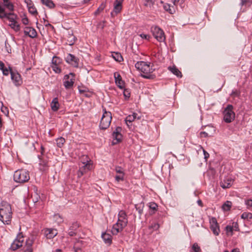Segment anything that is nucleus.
Wrapping results in <instances>:
<instances>
[{"label":"nucleus","instance_id":"f257e3e1","mask_svg":"<svg viewBox=\"0 0 252 252\" xmlns=\"http://www.w3.org/2000/svg\"><path fill=\"white\" fill-rule=\"evenodd\" d=\"M12 217L11 207L9 203L2 202L0 204V220L4 224H9Z\"/></svg>","mask_w":252,"mask_h":252},{"label":"nucleus","instance_id":"f03ea898","mask_svg":"<svg viewBox=\"0 0 252 252\" xmlns=\"http://www.w3.org/2000/svg\"><path fill=\"white\" fill-rule=\"evenodd\" d=\"M128 222L127 215L123 210H121L118 214V219L116 223L113 225L112 233L113 235H117L127 225Z\"/></svg>","mask_w":252,"mask_h":252},{"label":"nucleus","instance_id":"7ed1b4c3","mask_svg":"<svg viewBox=\"0 0 252 252\" xmlns=\"http://www.w3.org/2000/svg\"><path fill=\"white\" fill-rule=\"evenodd\" d=\"M135 66L137 70L143 73L141 74V76L144 78H154V76L151 75V73L154 71L155 69L152 67L150 63L143 61L137 62L135 63Z\"/></svg>","mask_w":252,"mask_h":252},{"label":"nucleus","instance_id":"20e7f679","mask_svg":"<svg viewBox=\"0 0 252 252\" xmlns=\"http://www.w3.org/2000/svg\"><path fill=\"white\" fill-rule=\"evenodd\" d=\"M14 180L17 183H24L30 180V175L28 171L25 169L18 170L14 172Z\"/></svg>","mask_w":252,"mask_h":252},{"label":"nucleus","instance_id":"39448f33","mask_svg":"<svg viewBox=\"0 0 252 252\" xmlns=\"http://www.w3.org/2000/svg\"><path fill=\"white\" fill-rule=\"evenodd\" d=\"M4 18H6L9 23L19 20V17L16 14L14 13L13 11L6 12V9L0 4V19H3Z\"/></svg>","mask_w":252,"mask_h":252},{"label":"nucleus","instance_id":"423d86ee","mask_svg":"<svg viewBox=\"0 0 252 252\" xmlns=\"http://www.w3.org/2000/svg\"><path fill=\"white\" fill-rule=\"evenodd\" d=\"M103 113L99 124L100 129H106L110 126L111 120L112 115L109 111H107L105 108H103Z\"/></svg>","mask_w":252,"mask_h":252},{"label":"nucleus","instance_id":"0eeeda50","mask_svg":"<svg viewBox=\"0 0 252 252\" xmlns=\"http://www.w3.org/2000/svg\"><path fill=\"white\" fill-rule=\"evenodd\" d=\"M233 107L232 105H228L224 109L223 114V120L225 122L229 123L235 119V113L233 111Z\"/></svg>","mask_w":252,"mask_h":252},{"label":"nucleus","instance_id":"6e6552de","mask_svg":"<svg viewBox=\"0 0 252 252\" xmlns=\"http://www.w3.org/2000/svg\"><path fill=\"white\" fill-rule=\"evenodd\" d=\"M151 31L155 38L159 42H163L165 40V36L163 31L158 27L155 26L151 28Z\"/></svg>","mask_w":252,"mask_h":252},{"label":"nucleus","instance_id":"1a4fd4ad","mask_svg":"<svg viewBox=\"0 0 252 252\" xmlns=\"http://www.w3.org/2000/svg\"><path fill=\"white\" fill-rule=\"evenodd\" d=\"M87 159L86 162H83V165L80 167L78 171V177H81L87 171L91 169L92 165L91 163V160L88 157H84Z\"/></svg>","mask_w":252,"mask_h":252},{"label":"nucleus","instance_id":"9d476101","mask_svg":"<svg viewBox=\"0 0 252 252\" xmlns=\"http://www.w3.org/2000/svg\"><path fill=\"white\" fill-rule=\"evenodd\" d=\"M121 127L118 126L113 131L112 133L113 140L112 142L113 145H116L122 141L123 136L121 133Z\"/></svg>","mask_w":252,"mask_h":252},{"label":"nucleus","instance_id":"9b49d317","mask_svg":"<svg viewBox=\"0 0 252 252\" xmlns=\"http://www.w3.org/2000/svg\"><path fill=\"white\" fill-rule=\"evenodd\" d=\"M124 0H115L114 2V7L113 11L111 12V16L112 17H115L120 13L122 10V4Z\"/></svg>","mask_w":252,"mask_h":252},{"label":"nucleus","instance_id":"f8f14e48","mask_svg":"<svg viewBox=\"0 0 252 252\" xmlns=\"http://www.w3.org/2000/svg\"><path fill=\"white\" fill-rule=\"evenodd\" d=\"M74 74L70 73L69 74L65 75L64 77L65 81L63 82L64 87L66 89L71 88L74 84Z\"/></svg>","mask_w":252,"mask_h":252},{"label":"nucleus","instance_id":"ddd939ff","mask_svg":"<svg viewBox=\"0 0 252 252\" xmlns=\"http://www.w3.org/2000/svg\"><path fill=\"white\" fill-rule=\"evenodd\" d=\"M24 243V238L22 235L19 234L17 238L14 240L11 245V249L13 251H15L22 247Z\"/></svg>","mask_w":252,"mask_h":252},{"label":"nucleus","instance_id":"4468645a","mask_svg":"<svg viewBox=\"0 0 252 252\" xmlns=\"http://www.w3.org/2000/svg\"><path fill=\"white\" fill-rule=\"evenodd\" d=\"M234 182V179L231 177H225L220 182V187L223 189L230 188Z\"/></svg>","mask_w":252,"mask_h":252},{"label":"nucleus","instance_id":"2eb2a0df","mask_svg":"<svg viewBox=\"0 0 252 252\" xmlns=\"http://www.w3.org/2000/svg\"><path fill=\"white\" fill-rule=\"evenodd\" d=\"M10 74L11 79L16 86L20 85L22 84V81L19 73L10 69Z\"/></svg>","mask_w":252,"mask_h":252},{"label":"nucleus","instance_id":"dca6fc26","mask_svg":"<svg viewBox=\"0 0 252 252\" xmlns=\"http://www.w3.org/2000/svg\"><path fill=\"white\" fill-rule=\"evenodd\" d=\"M66 62L75 67H78L79 59L71 54H68L65 58Z\"/></svg>","mask_w":252,"mask_h":252},{"label":"nucleus","instance_id":"f3484780","mask_svg":"<svg viewBox=\"0 0 252 252\" xmlns=\"http://www.w3.org/2000/svg\"><path fill=\"white\" fill-rule=\"evenodd\" d=\"M115 171L118 174L115 176V180L117 182L123 181L124 180L125 173L123 169L120 166H116Z\"/></svg>","mask_w":252,"mask_h":252},{"label":"nucleus","instance_id":"a211bd4d","mask_svg":"<svg viewBox=\"0 0 252 252\" xmlns=\"http://www.w3.org/2000/svg\"><path fill=\"white\" fill-rule=\"evenodd\" d=\"M44 234L47 239H52L58 234V231L56 229L46 228L44 229Z\"/></svg>","mask_w":252,"mask_h":252},{"label":"nucleus","instance_id":"6ab92c4d","mask_svg":"<svg viewBox=\"0 0 252 252\" xmlns=\"http://www.w3.org/2000/svg\"><path fill=\"white\" fill-rule=\"evenodd\" d=\"M24 32L26 35L29 36L32 38H35L37 36L36 31L34 29L31 27H26Z\"/></svg>","mask_w":252,"mask_h":252},{"label":"nucleus","instance_id":"aec40b11","mask_svg":"<svg viewBox=\"0 0 252 252\" xmlns=\"http://www.w3.org/2000/svg\"><path fill=\"white\" fill-rule=\"evenodd\" d=\"M2 2L0 4H1L5 9H7L9 11H13L14 10V6L12 2L10 0H2Z\"/></svg>","mask_w":252,"mask_h":252},{"label":"nucleus","instance_id":"412c9836","mask_svg":"<svg viewBox=\"0 0 252 252\" xmlns=\"http://www.w3.org/2000/svg\"><path fill=\"white\" fill-rule=\"evenodd\" d=\"M115 83L119 88L123 89L124 86V82L122 80V77L119 73L115 72L114 74Z\"/></svg>","mask_w":252,"mask_h":252},{"label":"nucleus","instance_id":"4be33fe9","mask_svg":"<svg viewBox=\"0 0 252 252\" xmlns=\"http://www.w3.org/2000/svg\"><path fill=\"white\" fill-rule=\"evenodd\" d=\"M33 243V238H29L25 243L24 247V252H32V246Z\"/></svg>","mask_w":252,"mask_h":252},{"label":"nucleus","instance_id":"5701e85b","mask_svg":"<svg viewBox=\"0 0 252 252\" xmlns=\"http://www.w3.org/2000/svg\"><path fill=\"white\" fill-rule=\"evenodd\" d=\"M50 106L53 111H57L59 110L60 107V104L59 103L58 99L57 97H55L53 98L50 104Z\"/></svg>","mask_w":252,"mask_h":252},{"label":"nucleus","instance_id":"b1692460","mask_svg":"<svg viewBox=\"0 0 252 252\" xmlns=\"http://www.w3.org/2000/svg\"><path fill=\"white\" fill-rule=\"evenodd\" d=\"M208 127L211 129V131L209 132L207 131H202L200 133V136L201 137H211L213 135L215 132V129L214 127L208 126Z\"/></svg>","mask_w":252,"mask_h":252},{"label":"nucleus","instance_id":"393cba45","mask_svg":"<svg viewBox=\"0 0 252 252\" xmlns=\"http://www.w3.org/2000/svg\"><path fill=\"white\" fill-rule=\"evenodd\" d=\"M101 237L106 244L110 245L112 243V236L110 234L107 233H103Z\"/></svg>","mask_w":252,"mask_h":252},{"label":"nucleus","instance_id":"a878e982","mask_svg":"<svg viewBox=\"0 0 252 252\" xmlns=\"http://www.w3.org/2000/svg\"><path fill=\"white\" fill-rule=\"evenodd\" d=\"M79 227V225L77 222L73 223L71 226H70L68 233L70 236H73L75 235L76 229Z\"/></svg>","mask_w":252,"mask_h":252},{"label":"nucleus","instance_id":"bb28decb","mask_svg":"<svg viewBox=\"0 0 252 252\" xmlns=\"http://www.w3.org/2000/svg\"><path fill=\"white\" fill-rule=\"evenodd\" d=\"M8 26L16 32H19L20 30V25L18 21L9 23Z\"/></svg>","mask_w":252,"mask_h":252},{"label":"nucleus","instance_id":"cd10ccee","mask_svg":"<svg viewBox=\"0 0 252 252\" xmlns=\"http://www.w3.org/2000/svg\"><path fill=\"white\" fill-rule=\"evenodd\" d=\"M168 69L174 74L176 75L178 77H182V73L176 67H168Z\"/></svg>","mask_w":252,"mask_h":252},{"label":"nucleus","instance_id":"c85d7f7f","mask_svg":"<svg viewBox=\"0 0 252 252\" xmlns=\"http://www.w3.org/2000/svg\"><path fill=\"white\" fill-rule=\"evenodd\" d=\"M38 158L39 159V165L40 166V170L42 171L46 170L47 168V161L41 159L39 156H38Z\"/></svg>","mask_w":252,"mask_h":252},{"label":"nucleus","instance_id":"c756f323","mask_svg":"<svg viewBox=\"0 0 252 252\" xmlns=\"http://www.w3.org/2000/svg\"><path fill=\"white\" fill-rule=\"evenodd\" d=\"M210 229L213 231V233L216 235H219L220 230V228L218 224H215V225H210Z\"/></svg>","mask_w":252,"mask_h":252},{"label":"nucleus","instance_id":"7c9ffc66","mask_svg":"<svg viewBox=\"0 0 252 252\" xmlns=\"http://www.w3.org/2000/svg\"><path fill=\"white\" fill-rule=\"evenodd\" d=\"M241 218L244 220H248L252 222V214L249 212H244L241 216Z\"/></svg>","mask_w":252,"mask_h":252},{"label":"nucleus","instance_id":"2f4dec72","mask_svg":"<svg viewBox=\"0 0 252 252\" xmlns=\"http://www.w3.org/2000/svg\"><path fill=\"white\" fill-rule=\"evenodd\" d=\"M42 3L50 8L55 7V4L52 0H41Z\"/></svg>","mask_w":252,"mask_h":252},{"label":"nucleus","instance_id":"473e14b6","mask_svg":"<svg viewBox=\"0 0 252 252\" xmlns=\"http://www.w3.org/2000/svg\"><path fill=\"white\" fill-rule=\"evenodd\" d=\"M144 207V205L143 203H141L138 204H136L135 205V207L136 210L138 211L139 217H140L142 214H143V208Z\"/></svg>","mask_w":252,"mask_h":252},{"label":"nucleus","instance_id":"72a5a7b5","mask_svg":"<svg viewBox=\"0 0 252 252\" xmlns=\"http://www.w3.org/2000/svg\"><path fill=\"white\" fill-rule=\"evenodd\" d=\"M232 206V202L229 201H226L222 206V209L224 211H228L230 209Z\"/></svg>","mask_w":252,"mask_h":252},{"label":"nucleus","instance_id":"f704fd0d","mask_svg":"<svg viewBox=\"0 0 252 252\" xmlns=\"http://www.w3.org/2000/svg\"><path fill=\"white\" fill-rule=\"evenodd\" d=\"M112 57L117 62H120L123 60V57L120 53L114 52L112 54Z\"/></svg>","mask_w":252,"mask_h":252},{"label":"nucleus","instance_id":"c9c22d12","mask_svg":"<svg viewBox=\"0 0 252 252\" xmlns=\"http://www.w3.org/2000/svg\"><path fill=\"white\" fill-rule=\"evenodd\" d=\"M65 141V139L62 137L57 138L56 139L57 146L59 148H62L63 146Z\"/></svg>","mask_w":252,"mask_h":252},{"label":"nucleus","instance_id":"e433bc0d","mask_svg":"<svg viewBox=\"0 0 252 252\" xmlns=\"http://www.w3.org/2000/svg\"><path fill=\"white\" fill-rule=\"evenodd\" d=\"M134 121V120L133 116H132L131 115H129L128 116H127L125 120L126 123L128 126H129L128 123L130 124L131 122H132Z\"/></svg>","mask_w":252,"mask_h":252},{"label":"nucleus","instance_id":"4c0bfd02","mask_svg":"<svg viewBox=\"0 0 252 252\" xmlns=\"http://www.w3.org/2000/svg\"><path fill=\"white\" fill-rule=\"evenodd\" d=\"M28 9H29V12L32 15H35L37 13L36 9L35 8V7L33 5H31V6H29Z\"/></svg>","mask_w":252,"mask_h":252},{"label":"nucleus","instance_id":"58836bf2","mask_svg":"<svg viewBox=\"0 0 252 252\" xmlns=\"http://www.w3.org/2000/svg\"><path fill=\"white\" fill-rule=\"evenodd\" d=\"M61 62V59L56 56H54L52 59V65H58Z\"/></svg>","mask_w":252,"mask_h":252},{"label":"nucleus","instance_id":"ea45409f","mask_svg":"<svg viewBox=\"0 0 252 252\" xmlns=\"http://www.w3.org/2000/svg\"><path fill=\"white\" fill-rule=\"evenodd\" d=\"M225 230L227 235H233V227L230 225H227L225 227Z\"/></svg>","mask_w":252,"mask_h":252},{"label":"nucleus","instance_id":"a19ab883","mask_svg":"<svg viewBox=\"0 0 252 252\" xmlns=\"http://www.w3.org/2000/svg\"><path fill=\"white\" fill-rule=\"evenodd\" d=\"M105 7V4L104 3H102L96 11L94 12L95 15L99 14L100 12L103 10Z\"/></svg>","mask_w":252,"mask_h":252},{"label":"nucleus","instance_id":"79ce46f5","mask_svg":"<svg viewBox=\"0 0 252 252\" xmlns=\"http://www.w3.org/2000/svg\"><path fill=\"white\" fill-rule=\"evenodd\" d=\"M159 224L157 222L153 223L149 226V228L153 229L154 230H158L159 228Z\"/></svg>","mask_w":252,"mask_h":252},{"label":"nucleus","instance_id":"37998d69","mask_svg":"<svg viewBox=\"0 0 252 252\" xmlns=\"http://www.w3.org/2000/svg\"><path fill=\"white\" fill-rule=\"evenodd\" d=\"M163 8L165 11L168 12L169 13H170V14L173 13V10L172 9L170 5L169 4H167V3L163 5Z\"/></svg>","mask_w":252,"mask_h":252},{"label":"nucleus","instance_id":"c03bdc74","mask_svg":"<svg viewBox=\"0 0 252 252\" xmlns=\"http://www.w3.org/2000/svg\"><path fill=\"white\" fill-rule=\"evenodd\" d=\"M192 249L193 251V252H200L201 251L200 248L197 243H194L193 244Z\"/></svg>","mask_w":252,"mask_h":252},{"label":"nucleus","instance_id":"a18cd8bd","mask_svg":"<svg viewBox=\"0 0 252 252\" xmlns=\"http://www.w3.org/2000/svg\"><path fill=\"white\" fill-rule=\"evenodd\" d=\"M245 204L247 206L248 209L252 207V199H246L245 200Z\"/></svg>","mask_w":252,"mask_h":252},{"label":"nucleus","instance_id":"49530a36","mask_svg":"<svg viewBox=\"0 0 252 252\" xmlns=\"http://www.w3.org/2000/svg\"><path fill=\"white\" fill-rule=\"evenodd\" d=\"M123 94L126 98L127 99L129 98L130 96V93L129 90L126 89H124Z\"/></svg>","mask_w":252,"mask_h":252},{"label":"nucleus","instance_id":"de8ad7c7","mask_svg":"<svg viewBox=\"0 0 252 252\" xmlns=\"http://www.w3.org/2000/svg\"><path fill=\"white\" fill-rule=\"evenodd\" d=\"M52 69L57 73H60L61 72V69L58 67V65H52Z\"/></svg>","mask_w":252,"mask_h":252},{"label":"nucleus","instance_id":"09e8293b","mask_svg":"<svg viewBox=\"0 0 252 252\" xmlns=\"http://www.w3.org/2000/svg\"><path fill=\"white\" fill-rule=\"evenodd\" d=\"M149 207L151 209L153 210L154 211H155L157 209L158 205L156 203L152 202L150 203Z\"/></svg>","mask_w":252,"mask_h":252},{"label":"nucleus","instance_id":"8fccbe9b","mask_svg":"<svg viewBox=\"0 0 252 252\" xmlns=\"http://www.w3.org/2000/svg\"><path fill=\"white\" fill-rule=\"evenodd\" d=\"M153 3L152 0H144V5L147 7H151Z\"/></svg>","mask_w":252,"mask_h":252},{"label":"nucleus","instance_id":"3c124183","mask_svg":"<svg viewBox=\"0 0 252 252\" xmlns=\"http://www.w3.org/2000/svg\"><path fill=\"white\" fill-rule=\"evenodd\" d=\"M10 69H12L10 67L9 68H5L2 70L3 74L4 75L7 76L9 74V73H10Z\"/></svg>","mask_w":252,"mask_h":252},{"label":"nucleus","instance_id":"603ef678","mask_svg":"<svg viewBox=\"0 0 252 252\" xmlns=\"http://www.w3.org/2000/svg\"><path fill=\"white\" fill-rule=\"evenodd\" d=\"M185 0H173V2L174 5L179 4L181 5L184 2Z\"/></svg>","mask_w":252,"mask_h":252},{"label":"nucleus","instance_id":"864d4df0","mask_svg":"<svg viewBox=\"0 0 252 252\" xmlns=\"http://www.w3.org/2000/svg\"><path fill=\"white\" fill-rule=\"evenodd\" d=\"M210 225H215V224H218V222H217L216 219L215 218H214V217H212L210 219Z\"/></svg>","mask_w":252,"mask_h":252},{"label":"nucleus","instance_id":"5fc2aeb1","mask_svg":"<svg viewBox=\"0 0 252 252\" xmlns=\"http://www.w3.org/2000/svg\"><path fill=\"white\" fill-rule=\"evenodd\" d=\"M231 226L233 227V230L239 231V225L237 222H233L232 225Z\"/></svg>","mask_w":252,"mask_h":252},{"label":"nucleus","instance_id":"6e6d98bb","mask_svg":"<svg viewBox=\"0 0 252 252\" xmlns=\"http://www.w3.org/2000/svg\"><path fill=\"white\" fill-rule=\"evenodd\" d=\"M1 111L6 115L8 114V110L6 107L2 106L1 108Z\"/></svg>","mask_w":252,"mask_h":252},{"label":"nucleus","instance_id":"4d7b16f0","mask_svg":"<svg viewBox=\"0 0 252 252\" xmlns=\"http://www.w3.org/2000/svg\"><path fill=\"white\" fill-rule=\"evenodd\" d=\"M78 89L79 92L81 94L88 92V89L86 88L83 87L82 88H81L80 87H79Z\"/></svg>","mask_w":252,"mask_h":252},{"label":"nucleus","instance_id":"13d9d810","mask_svg":"<svg viewBox=\"0 0 252 252\" xmlns=\"http://www.w3.org/2000/svg\"><path fill=\"white\" fill-rule=\"evenodd\" d=\"M140 36H141V37H142V38L143 39H147V40H149L150 38V36L148 34H141L140 35Z\"/></svg>","mask_w":252,"mask_h":252},{"label":"nucleus","instance_id":"bf43d9fd","mask_svg":"<svg viewBox=\"0 0 252 252\" xmlns=\"http://www.w3.org/2000/svg\"><path fill=\"white\" fill-rule=\"evenodd\" d=\"M22 21L23 24L25 25H27L29 24V20L27 17L22 18Z\"/></svg>","mask_w":252,"mask_h":252},{"label":"nucleus","instance_id":"052dcab7","mask_svg":"<svg viewBox=\"0 0 252 252\" xmlns=\"http://www.w3.org/2000/svg\"><path fill=\"white\" fill-rule=\"evenodd\" d=\"M5 48H6L7 52L8 53H11V49L10 48V45L8 44L5 43Z\"/></svg>","mask_w":252,"mask_h":252},{"label":"nucleus","instance_id":"680f3d73","mask_svg":"<svg viewBox=\"0 0 252 252\" xmlns=\"http://www.w3.org/2000/svg\"><path fill=\"white\" fill-rule=\"evenodd\" d=\"M25 2H26L28 8H29V6L33 5L32 2L31 0H25Z\"/></svg>","mask_w":252,"mask_h":252},{"label":"nucleus","instance_id":"e2e57ef3","mask_svg":"<svg viewBox=\"0 0 252 252\" xmlns=\"http://www.w3.org/2000/svg\"><path fill=\"white\" fill-rule=\"evenodd\" d=\"M132 116H133V117H134V120H135V119H138V120H140L141 117H139V116H137V114L136 113H133L132 115Z\"/></svg>","mask_w":252,"mask_h":252},{"label":"nucleus","instance_id":"0e129e2a","mask_svg":"<svg viewBox=\"0 0 252 252\" xmlns=\"http://www.w3.org/2000/svg\"><path fill=\"white\" fill-rule=\"evenodd\" d=\"M4 68V64L1 61H0V70H2Z\"/></svg>","mask_w":252,"mask_h":252},{"label":"nucleus","instance_id":"69168bd1","mask_svg":"<svg viewBox=\"0 0 252 252\" xmlns=\"http://www.w3.org/2000/svg\"><path fill=\"white\" fill-rule=\"evenodd\" d=\"M197 203L198 204V205L201 207H202L203 206V203H202V201L200 200V199H198L197 201Z\"/></svg>","mask_w":252,"mask_h":252},{"label":"nucleus","instance_id":"338daca9","mask_svg":"<svg viewBox=\"0 0 252 252\" xmlns=\"http://www.w3.org/2000/svg\"><path fill=\"white\" fill-rule=\"evenodd\" d=\"M248 1L247 0H241V4L242 5H245Z\"/></svg>","mask_w":252,"mask_h":252},{"label":"nucleus","instance_id":"774afa93","mask_svg":"<svg viewBox=\"0 0 252 252\" xmlns=\"http://www.w3.org/2000/svg\"><path fill=\"white\" fill-rule=\"evenodd\" d=\"M204 154L205 158H207L209 156V154L208 153H207L206 151H205L204 150Z\"/></svg>","mask_w":252,"mask_h":252}]
</instances>
